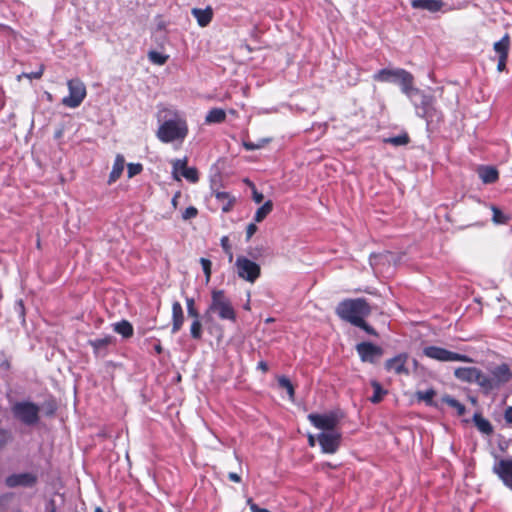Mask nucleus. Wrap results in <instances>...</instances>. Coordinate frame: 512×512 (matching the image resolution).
I'll use <instances>...</instances> for the list:
<instances>
[{"instance_id":"f257e3e1","label":"nucleus","mask_w":512,"mask_h":512,"mask_svg":"<svg viewBox=\"0 0 512 512\" xmlns=\"http://www.w3.org/2000/svg\"><path fill=\"white\" fill-rule=\"evenodd\" d=\"M157 118L162 121L156 136L163 143H182L188 134L186 120L176 111L162 109L157 113Z\"/></svg>"},{"instance_id":"f03ea898","label":"nucleus","mask_w":512,"mask_h":512,"mask_svg":"<svg viewBox=\"0 0 512 512\" xmlns=\"http://www.w3.org/2000/svg\"><path fill=\"white\" fill-rule=\"evenodd\" d=\"M335 312L341 320L355 326L370 315L371 307L365 298L344 299L339 302Z\"/></svg>"},{"instance_id":"7ed1b4c3","label":"nucleus","mask_w":512,"mask_h":512,"mask_svg":"<svg viewBox=\"0 0 512 512\" xmlns=\"http://www.w3.org/2000/svg\"><path fill=\"white\" fill-rule=\"evenodd\" d=\"M373 78L380 82H392L398 84L401 87L402 92L412 101H414V95L420 93V90L413 86V75L404 69H382L378 71Z\"/></svg>"},{"instance_id":"20e7f679","label":"nucleus","mask_w":512,"mask_h":512,"mask_svg":"<svg viewBox=\"0 0 512 512\" xmlns=\"http://www.w3.org/2000/svg\"><path fill=\"white\" fill-rule=\"evenodd\" d=\"M215 313L221 320H227L235 323L237 321V313L233 307L231 299L226 295L224 290L214 289L211 292V303L206 314Z\"/></svg>"},{"instance_id":"39448f33","label":"nucleus","mask_w":512,"mask_h":512,"mask_svg":"<svg viewBox=\"0 0 512 512\" xmlns=\"http://www.w3.org/2000/svg\"><path fill=\"white\" fill-rule=\"evenodd\" d=\"M13 416L26 426H34L40 420V407L31 401H17L11 406Z\"/></svg>"},{"instance_id":"423d86ee","label":"nucleus","mask_w":512,"mask_h":512,"mask_svg":"<svg viewBox=\"0 0 512 512\" xmlns=\"http://www.w3.org/2000/svg\"><path fill=\"white\" fill-rule=\"evenodd\" d=\"M423 355L440 362H464L471 363L473 360L464 354L449 351L438 346H427L423 349Z\"/></svg>"},{"instance_id":"0eeeda50","label":"nucleus","mask_w":512,"mask_h":512,"mask_svg":"<svg viewBox=\"0 0 512 512\" xmlns=\"http://www.w3.org/2000/svg\"><path fill=\"white\" fill-rule=\"evenodd\" d=\"M235 267L238 277L252 284L261 275L260 265L242 255L236 258Z\"/></svg>"},{"instance_id":"6e6552de","label":"nucleus","mask_w":512,"mask_h":512,"mask_svg":"<svg viewBox=\"0 0 512 512\" xmlns=\"http://www.w3.org/2000/svg\"><path fill=\"white\" fill-rule=\"evenodd\" d=\"M69 95L62 99V104L69 108H77L87 95L85 84L78 78L67 82Z\"/></svg>"},{"instance_id":"1a4fd4ad","label":"nucleus","mask_w":512,"mask_h":512,"mask_svg":"<svg viewBox=\"0 0 512 512\" xmlns=\"http://www.w3.org/2000/svg\"><path fill=\"white\" fill-rule=\"evenodd\" d=\"M356 351L362 362L375 364L384 354V350L371 342H361L356 345Z\"/></svg>"},{"instance_id":"9d476101","label":"nucleus","mask_w":512,"mask_h":512,"mask_svg":"<svg viewBox=\"0 0 512 512\" xmlns=\"http://www.w3.org/2000/svg\"><path fill=\"white\" fill-rule=\"evenodd\" d=\"M342 435L340 432H322L318 435V443L324 453L334 454L340 447Z\"/></svg>"},{"instance_id":"9b49d317","label":"nucleus","mask_w":512,"mask_h":512,"mask_svg":"<svg viewBox=\"0 0 512 512\" xmlns=\"http://www.w3.org/2000/svg\"><path fill=\"white\" fill-rule=\"evenodd\" d=\"M172 174L176 180L184 177L187 181L194 183L198 180V173L195 168L187 166L186 159H178L172 162Z\"/></svg>"},{"instance_id":"f8f14e48","label":"nucleus","mask_w":512,"mask_h":512,"mask_svg":"<svg viewBox=\"0 0 512 512\" xmlns=\"http://www.w3.org/2000/svg\"><path fill=\"white\" fill-rule=\"evenodd\" d=\"M492 471L512 491V459H500L493 465Z\"/></svg>"},{"instance_id":"ddd939ff","label":"nucleus","mask_w":512,"mask_h":512,"mask_svg":"<svg viewBox=\"0 0 512 512\" xmlns=\"http://www.w3.org/2000/svg\"><path fill=\"white\" fill-rule=\"evenodd\" d=\"M409 359L408 353H399L395 357L388 359L384 367L388 372H394L397 375H405L408 376L410 371L407 367V362Z\"/></svg>"},{"instance_id":"4468645a","label":"nucleus","mask_w":512,"mask_h":512,"mask_svg":"<svg viewBox=\"0 0 512 512\" xmlns=\"http://www.w3.org/2000/svg\"><path fill=\"white\" fill-rule=\"evenodd\" d=\"M309 421L317 429L324 430L325 432H333L337 426V417L333 414L322 415V414H309Z\"/></svg>"},{"instance_id":"2eb2a0df","label":"nucleus","mask_w":512,"mask_h":512,"mask_svg":"<svg viewBox=\"0 0 512 512\" xmlns=\"http://www.w3.org/2000/svg\"><path fill=\"white\" fill-rule=\"evenodd\" d=\"M37 483V476L32 473L12 474L5 480V484L9 488L18 486L32 487Z\"/></svg>"},{"instance_id":"dca6fc26","label":"nucleus","mask_w":512,"mask_h":512,"mask_svg":"<svg viewBox=\"0 0 512 512\" xmlns=\"http://www.w3.org/2000/svg\"><path fill=\"white\" fill-rule=\"evenodd\" d=\"M492 378L495 379L497 387L501 384H505L512 379V372L507 364H501L496 366L492 371Z\"/></svg>"},{"instance_id":"f3484780","label":"nucleus","mask_w":512,"mask_h":512,"mask_svg":"<svg viewBox=\"0 0 512 512\" xmlns=\"http://www.w3.org/2000/svg\"><path fill=\"white\" fill-rule=\"evenodd\" d=\"M184 323V313L180 302L175 301L172 304V330L173 334L181 330Z\"/></svg>"},{"instance_id":"a211bd4d","label":"nucleus","mask_w":512,"mask_h":512,"mask_svg":"<svg viewBox=\"0 0 512 512\" xmlns=\"http://www.w3.org/2000/svg\"><path fill=\"white\" fill-rule=\"evenodd\" d=\"M481 387V389L487 394L493 389L497 388L495 379L484 374L480 369L474 378V382Z\"/></svg>"},{"instance_id":"6ab92c4d","label":"nucleus","mask_w":512,"mask_h":512,"mask_svg":"<svg viewBox=\"0 0 512 512\" xmlns=\"http://www.w3.org/2000/svg\"><path fill=\"white\" fill-rule=\"evenodd\" d=\"M191 13L196 18L200 27H206L213 17V10L211 7H206L205 9L193 8Z\"/></svg>"},{"instance_id":"aec40b11","label":"nucleus","mask_w":512,"mask_h":512,"mask_svg":"<svg viewBox=\"0 0 512 512\" xmlns=\"http://www.w3.org/2000/svg\"><path fill=\"white\" fill-rule=\"evenodd\" d=\"M411 5L414 9L437 12L443 7V2L440 0H413Z\"/></svg>"},{"instance_id":"412c9836","label":"nucleus","mask_w":512,"mask_h":512,"mask_svg":"<svg viewBox=\"0 0 512 512\" xmlns=\"http://www.w3.org/2000/svg\"><path fill=\"white\" fill-rule=\"evenodd\" d=\"M477 372L476 367H458L454 370V376L463 382L473 383Z\"/></svg>"},{"instance_id":"4be33fe9","label":"nucleus","mask_w":512,"mask_h":512,"mask_svg":"<svg viewBox=\"0 0 512 512\" xmlns=\"http://www.w3.org/2000/svg\"><path fill=\"white\" fill-rule=\"evenodd\" d=\"M125 168V159L121 154H117L114 160L112 170L109 175L108 182L113 183L119 179Z\"/></svg>"},{"instance_id":"5701e85b","label":"nucleus","mask_w":512,"mask_h":512,"mask_svg":"<svg viewBox=\"0 0 512 512\" xmlns=\"http://www.w3.org/2000/svg\"><path fill=\"white\" fill-rule=\"evenodd\" d=\"M477 173L484 183H493L498 179V171L492 166H481L478 168Z\"/></svg>"},{"instance_id":"b1692460","label":"nucleus","mask_w":512,"mask_h":512,"mask_svg":"<svg viewBox=\"0 0 512 512\" xmlns=\"http://www.w3.org/2000/svg\"><path fill=\"white\" fill-rule=\"evenodd\" d=\"M510 47V37L508 34H505L499 41L495 42L493 45V49L498 55V58H508Z\"/></svg>"},{"instance_id":"393cba45","label":"nucleus","mask_w":512,"mask_h":512,"mask_svg":"<svg viewBox=\"0 0 512 512\" xmlns=\"http://www.w3.org/2000/svg\"><path fill=\"white\" fill-rule=\"evenodd\" d=\"M217 205L221 208L224 213L231 211L235 204V197H231V194H214Z\"/></svg>"},{"instance_id":"a878e982","label":"nucleus","mask_w":512,"mask_h":512,"mask_svg":"<svg viewBox=\"0 0 512 512\" xmlns=\"http://www.w3.org/2000/svg\"><path fill=\"white\" fill-rule=\"evenodd\" d=\"M473 422L481 433L486 435H491L493 433L492 424L487 419H485L480 413L474 414Z\"/></svg>"},{"instance_id":"bb28decb","label":"nucleus","mask_w":512,"mask_h":512,"mask_svg":"<svg viewBox=\"0 0 512 512\" xmlns=\"http://www.w3.org/2000/svg\"><path fill=\"white\" fill-rule=\"evenodd\" d=\"M113 329L116 333L120 334L123 338H131L133 336V326L127 320H121L113 325Z\"/></svg>"},{"instance_id":"cd10ccee","label":"nucleus","mask_w":512,"mask_h":512,"mask_svg":"<svg viewBox=\"0 0 512 512\" xmlns=\"http://www.w3.org/2000/svg\"><path fill=\"white\" fill-rule=\"evenodd\" d=\"M273 209V202L271 200H267L262 206H260L255 215L254 220L255 222H262L272 211Z\"/></svg>"},{"instance_id":"c85d7f7f","label":"nucleus","mask_w":512,"mask_h":512,"mask_svg":"<svg viewBox=\"0 0 512 512\" xmlns=\"http://www.w3.org/2000/svg\"><path fill=\"white\" fill-rule=\"evenodd\" d=\"M371 386L374 392L370 398V401L374 404L380 403L383 400V397L387 394V391L384 390L381 384L376 380L371 382Z\"/></svg>"},{"instance_id":"c756f323","label":"nucleus","mask_w":512,"mask_h":512,"mask_svg":"<svg viewBox=\"0 0 512 512\" xmlns=\"http://www.w3.org/2000/svg\"><path fill=\"white\" fill-rule=\"evenodd\" d=\"M225 117L226 113L223 109L214 108L208 112L205 120L207 123H221L225 120Z\"/></svg>"},{"instance_id":"7c9ffc66","label":"nucleus","mask_w":512,"mask_h":512,"mask_svg":"<svg viewBox=\"0 0 512 512\" xmlns=\"http://www.w3.org/2000/svg\"><path fill=\"white\" fill-rule=\"evenodd\" d=\"M492 211V222L496 225L507 224L510 220V216L504 214L497 206L491 205Z\"/></svg>"},{"instance_id":"2f4dec72","label":"nucleus","mask_w":512,"mask_h":512,"mask_svg":"<svg viewBox=\"0 0 512 512\" xmlns=\"http://www.w3.org/2000/svg\"><path fill=\"white\" fill-rule=\"evenodd\" d=\"M442 401L446 403L451 408H454L457 412L458 416H462L466 413V407L462 403H460L457 399L446 395L442 398Z\"/></svg>"},{"instance_id":"473e14b6","label":"nucleus","mask_w":512,"mask_h":512,"mask_svg":"<svg viewBox=\"0 0 512 512\" xmlns=\"http://www.w3.org/2000/svg\"><path fill=\"white\" fill-rule=\"evenodd\" d=\"M278 385L280 388L285 389L287 391V394L289 396L290 400H294L295 397V388L292 382L289 378L286 376H280L278 377Z\"/></svg>"},{"instance_id":"72a5a7b5","label":"nucleus","mask_w":512,"mask_h":512,"mask_svg":"<svg viewBox=\"0 0 512 512\" xmlns=\"http://www.w3.org/2000/svg\"><path fill=\"white\" fill-rule=\"evenodd\" d=\"M435 395H436V391L432 388H430L426 391H417L415 393L417 400L425 402L426 405H428V406L433 405V398L435 397Z\"/></svg>"},{"instance_id":"f704fd0d","label":"nucleus","mask_w":512,"mask_h":512,"mask_svg":"<svg viewBox=\"0 0 512 512\" xmlns=\"http://www.w3.org/2000/svg\"><path fill=\"white\" fill-rule=\"evenodd\" d=\"M191 337L195 340L202 338V324L200 318H194L190 326Z\"/></svg>"},{"instance_id":"c9c22d12","label":"nucleus","mask_w":512,"mask_h":512,"mask_svg":"<svg viewBox=\"0 0 512 512\" xmlns=\"http://www.w3.org/2000/svg\"><path fill=\"white\" fill-rule=\"evenodd\" d=\"M112 342V336H105L103 338H96L89 341V344L95 349L99 350L101 348L107 347Z\"/></svg>"},{"instance_id":"e433bc0d","label":"nucleus","mask_w":512,"mask_h":512,"mask_svg":"<svg viewBox=\"0 0 512 512\" xmlns=\"http://www.w3.org/2000/svg\"><path fill=\"white\" fill-rule=\"evenodd\" d=\"M385 143H390L394 146H404L409 143V137L407 134H401L395 137L384 139Z\"/></svg>"},{"instance_id":"4c0bfd02","label":"nucleus","mask_w":512,"mask_h":512,"mask_svg":"<svg viewBox=\"0 0 512 512\" xmlns=\"http://www.w3.org/2000/svg\"><path fill=\"white\" fill-rule=\"evenodd\" d=\"M270 140H271L270 138H261V139L257 140L256 142L245 141L243 143V145L247 150H256V149L263 148L265 145H267L270 142Z\"/></svg>"},{"instance_id":"58836bf2","label":"nucleus","mask_w":512,"mask_h":512,"mask_svg":"<svg viewBox=\"0 0 512 512\" xmlns=\"http://www.w3.org/2000/svg\"><path fill=\"white\" fill-rule=\"evenodd\" d=\"M12 440V433L8 429L0 428V450L5 448Z\"/></svg>"},{"instance_id":"ea45409f","label":"nucleus","mask_w":512,"mask_h":512,"mask_svg":"<svg viewBox=\"0 0 512 512\" xmlns=\"http://www.w3.org/2000/svg\"><path fill=\"white\" fill-rule=\"evenodd\" d=\"M148 58L154 64L163 65L166 63L168 56L156 51H151L148 54Z\"/></svg>"},{"instance_id":"a19ab883","label":"nucleus","mask_w":512,"mask_h":512,"mask_svg":"<svg viewBox=\"0 0 512 512\" xmlns=\"http://www.w3.org/2000/svg\"><path fill=\"white\" fill-rule=\"evenodd\" d=\"M200 264H201L203 272L205 274L206 282L208 283L211 278L212 263L209 259L202 257V258H200Z\"/></svg>"},{"instance_id":"79ce46f5","label":"nucleus","mask_w":512,"mask_h":512,"mask_svg":"<svg viewBox=\"0 0 512 512\" xmlns=\"http://www.w3.org/2000/svg\"><path fill=\"white\" fill-rule=\"evenodd\" d=\"M44 73V66L40 65L37 71L31 72V73H23L21 75H18L17 80L20 81L22 77H25L27 79H40Z\"/></svg>"},{"instance_id":"37998d69","label":"nucleus","mask_w":512,"mask_h":512,"mask_svg":"<svg viewBox=\"0 0 512 512\" xmlns=\"http://www.w3.org/2000/svg\"><path fill=\"white\" fill-rule=\"evenodd\" d=\"M187 312L188 315L192 318H200V314L195 306V301L193 298H186Z\"/></svg>"},{"instance_id":"c03bdc74","label":"nucleus","mask_w":512,"mask_h":512,"mask_svg":"<svg viewBox=\"0 0 512 512\" xmlns=\"http://www.w3.org/2000/svg\"><path fill=\"white\" fill-rule=\"evenodd\" d=\"M43 408L46 416H53L57 410L56 401L54 399L45 401L43 404Z\"/></svg>"},{"instance_id":"a18cd8bd","label":"nucleus","mask_w":512,"mask_h":512,"mask_svg":"<svg viewBox=\"0 0 512 512\" xmlns=\"http://www.w3.org/2000/svg\"><path fill=\"white\" fill-rule=\"evenodd\" d=\"M143 170V166L140 163H129L127 164V175L132 178L138 175Z\"/></svg>"},{"instance_id":"49530a36","label":"nucleus","mask_w":512,"mask_h":512,"mask_svg":"<svg viewBox=\"0 0 512 512\" xmlns=\"http://www.w3.org/2000/svg\"><path fill=\"white\" fill-rule=\"evenodd\" d=\"M355 326L361 328L369 335L377 336L376 330L365 321V318L361 319Z\"/></svg>"},{"instance_id":"de8ad7c7","label":"nucleus","mask_w":512,"mask_h":512,"mask_svg":"<svg viewBox=\"0 0 512 512\" xmlns=\"http://www.w3.org/2000/svg\"><path fill=\"white\" fill-rule=\"evenodd\" d=\"M221 247L223 248L224 252L227 254L229 262L233 260V252L231 250V246L229 244V239L227 236H224L221 238Z\"/></svg>"},{"instance_id":"09e8293b","label":"nucleus","mask_w":512,"mask_h":512,"mask_svg":"<svg viewBox=\"0 0 512 512\" xmlns=\"http://www.w3.org/2000/svg\"><path fill=\"white\" fill-rule=\"evenodd\" d=\"M198 215V210L194 206L187 207L182 213L183 220H190Z\"/></svg>"},{"instance_id":"8fccbe9b","label":"nucleus","mask_w":512,"mask_h":512,"mask_svg":"<svg viewBox=\"0 0 512 512\" xmlns=\"http://www.w3.org/2000/svg\"><path fill=\"white\" fill-rule=\"evenodd\" d=\"M247 504L251 510V512H270L268 509L266 508H261L259 507L256 503L253 502L252 498H249L247 500Z\"/></svg>"},{"instance_id":"3c124183","label":"nucleus","mask_w":512,"mask_h":512,"mask_svg":"<svg viewBox=\"0 0 512 512\" xmlns=\"http://www.w3.org/2000/svg\"><path fill=\"white\" fill-rule=\"evenodd\" d=\"M415 96L421 97V105L423 106L424 109H426L428 106H430V104L432 102V98L430 96L424 95L421 92L419 94H415L414 97Z\"/></svg>"},{"instance_id":"603ef678","label":"nucleus","mask_w":512,"mask_h":512,"mask_svg":"<svg viewBox=\"0 0 512 512\" xmlns=\"http://www.w3.org/2000/svg\"><path fill=\"white\" fill-rule=\"evenodd\" d=\"M257 226L256 224L254 223H250L247 228H246V240H250L251 237L256 233L257 231Z\"/></svg>"},{"instance_id":"864d4df0","label":"nucleus","mask_w":512,"mask_h":512,"mask_svg":"<svg viewBox=\"0 0 512 512\" xmlns=\"http://www.w3.org/2000/svg\"><path fill=\"white\" fill-rule=\"evenodd\" d=\"M505 422L512 425V406H508L504 411Z\"/></svg>"},{"instance_id":"5fc2aeb1","label":"nucleus","mask_w":512,"mask_h":512,"mask_svg":"<svg viewBox=\"0 0 512 512\" xmlns=\"http://www.w3.org/2000/svg\"><path fill=\"white\" fill-rule=\"evenodd\" d=\"M506 62H507V58H503V57L498 58L497 70H498L499 72H502V71H504V70H505V68H506Z\"/></svg>"},{"instance_id":"6e6d98bb","label":"nucleus","mask_w":512,"mask_h":512,"mask_svg":"<svg viewBox=\"0 0 512 512\" xmlns=\"http://www.w3.org/2000/svg\"><path fill=\"white\" fill-rule=\"evenodd\" d=\"M257 369L261 370L262 373L265 374V373H267L269 371V366H268L267 362L261 360L257 364Z\"/></svg>"},{"instance_id":"4d7b16f0","label":"nucleus","mask_w":512,"mask_h":512,"mask_svg":"<svg viewBox=\"0 0 512 512\" xmlns=\"http://www.w3.org/2000/svg\"><path fill=\"white\" fill-rule=\"evenodd\" d=\"M228 479L232 482H235V483H240L241 482V477L238 473H235V472H230L228 473Z\"/></svg>"},{"instance_id":"13d9d810","label":"nucleus","mask_w":512,"mask_h":512,"mask_svg":"<svg viewBox=\"0 0 512 512\" xmlns=\"http://www.w3.org/2000/svg\"><path fill=\"white\" fill-rule=\"evenodd\" d=\"M46 512H56V503L54 499H50L47 503Z\"/></svg>"},{"instance_id":"bf43d9fd","label":"nucleus","mask_w":512,"mask_h":512,"mask_svg":"<svg viewBox=\"0 0 512 512\" xmlns=\"http://www.w3.org/2000/svg\"><path fill=\"white\" fill-rule=\"evenodd\" d=\"M264 194H252L253 201L257 204H260L264 199Z\"/></svg>"},{"instance_id":"052dcab7","label":"nucleus","mask_w":512,"mask_h":512,"mask_svg":"<svg viewBox=\"0 0 512 512\" xmlns=\"http://www.w3.org/2000/svg\"><path fill=\"white\" fill-rule=\"evenodd\" d=\"M154 350L157 354H161L163 352V347L159 340H158L157 344L154 345Z\"/></svg>"},{"instance_id":"680f3d73","label":"nucleus","mask_w":512,"mask_h":512,"mask_svg":"<svg viewBox=\"0 0 512 512\" xmlns=\"http://www.w3.org/2000/svg\"><path fill=\"white\" fill-rule=\"evenodd\" d=\"M181 194H174V197L172 199V204L176 208L177 207V200L180 198Z\"/></svg>"},{"instance_id":"e2e57ef3","label":"nucleus","mask_w":512,"mask_h":512,"mask_svg":"<svg viewBox=\"0 0 512 512\" xmlns=\"http://www.w3.org/2000/svg\"><path fill=\"white\" fill-rule=\"evenodd\" d=\"M309 444H310L311 446H314V439H313V437H312V436H310V437H309Z\"/></svg>"},{"instance_id":"0e129e2a","label":"nucleus","mask_w":512,"mask_h":512,"mask_svg":"<svg viewBox=\"0 0 512 512\" xmlns=\"http://www.w3.org/2000/svg\"><path fill=\"white\" fill-rule=\"evenodd\" d=\"M249 187L251 188L252 192H256V188L252 183H249Z\"/></svg>"},{"instance_id":"69168bd1","label":"nucleus","mask_w":512,"mask_h":512,"mask_svg":"<svg viewBox=\"0 0 512 512\" xmlns=\"http://www.w3.org/2000/svg\"><path fill=\"white\" fill-rule=\"evenodd\" d=\"M323 466H326L329 468H334V466H332L331 463H329V462L323 463Z\"/></svg>"},{"instance_id":"338daca9","label":"nucleus","mask_w":512,"mask_h":512,"mask_svg":"<svg viewBox=\"0 0 512 512\" xmlns=\"http://www.w3.org/2000/svg\"><path fill=\"white\" fill-rule=\"evenodd\" d=\"M94 512H103V510L100 507H96Z\"/></svg>"},{"instance_id":"774afa93","label":"nucleus","mask_w":512,"mask_h":512,"mask_svg":"<svg viewBox=\"0 0 512 512\" xmlns=\"http://www.w3.org/2000/svg\"><path fill=\"white\" fill-rule=\"evenodd\" d=\"M37 247H40V240L37 241Z\"/></svg>"}]
</instances>
